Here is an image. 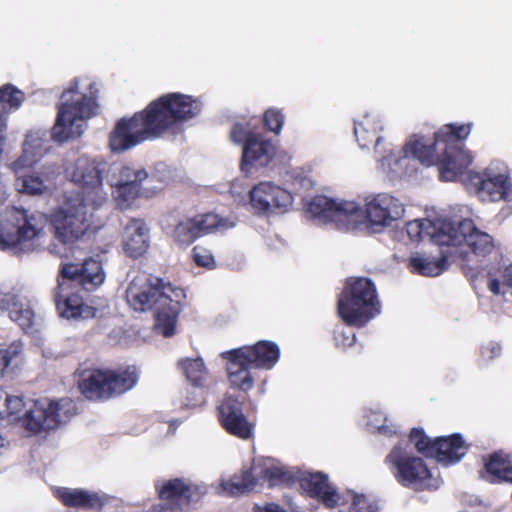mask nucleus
<instances>
[{
    "label": "nucleus",
    "mask_w": 512,
    "mask_h": 512,
    "mask_svg": "<svg viewBox=\"0 0 512 512\" xmlns=\"http://www.w3.org/2000/svg\"><path fill=\"white\" fill-rule=\"evenodd\" d=\"M113 196L122 209L130 206L141 194V184L148 179L145 169L123 163L108 164L102 160L79 157L68 170L70 180L80 190L66 192L59 207L51 214L55 237L64 244H73L93 224V218L107 201L108 193L102 188L103 175Z\"/></svg>",
    "instance_id": "obj_1"
},
{
    "label": "nucleus",
    "mask_w": 512,
    "mask_h": 512,
    "mask_svg": "<svg viewBox=\"0 0 512 512\" xmlns=\"http://www.w3.org/2000/svg\"><path fill=\"white\" fill-rule=\"evenodd\" d=\"M184 293L147 273H138L128 284L126 301L137 312L154 311V329L170 337L174 335Z\"/></svg>",
    "instance_id": "obj_2"
},
{
    "label": "nucleus",
    "mask_w": 512,
    "mask_h": 512,
    "mask_svg": "<svg viewBox=\"0 0 512 512\" xmlns=\"http://www.w3.org/2000/svg\"><path fill=\"white\" fill-rule=\"evenodd\" d=\"M98 91L97 83L87 77L71 82L62 93L51 138L62 143L80 137L98 113Z\"/></svg>",
    "instance_id": "obj_3"
},
{
    "label": "nucleus",
    "mask_w": 512,
    "mask_h": 512,
    "mask_svg": "<svg viewBox=\"0 0 512 512\" xmlns=\"http://www.w3.org/2000/svg\"><path fill=\"white\" fill-rule=\"evenodd\" d=\"M5 418L10 422H21L32 433L46 432L67 422L76 412L74 402L69 398L54 401L48 398L37 400L9 396L6 393Z\"/></svg>",
    "instance_id": "obj_4"
},
{
    "label": "nucleus",
    "mask_w": 512,
    "mask_h": 512,
    "mask_svg": "<svg viewBox=\"0 0 512 512\" xmlns=\"http://www.w3.org/2000/svg\"><path fill=\"white\" fill-rule=\"evenodd\" d=\"M47 219L40 213L23 208L0 209V249L14 253L32 252L42 247L47 239Z\"/></svg>",
    "instance_id": "obj_5"
},
{
    "label": "nucleus",
    "mask_w": 512,
    "mask_h": 512,
    "mask_svg": "<svg viewBox=\"0 0 512 512\" xmlns=\"http://www.w3.org/2000/svg\"><path fill=\"white\" fill-rule=\"evenodd\" d=\"M380 312L374 283L364 277L350 278L338 299V314L352 326L362 327Z\"/></svg>",
    "instance_id": "obj_6"
},
{
    "label": "nucleus",
    "mask_w": 512,
    "mask_h": 512,
    "mask_svg": "<svg viewBox=\"0 0 512 512\" xmlns=\"http://www.w3.org/2000/svg\"><path fill=\"white\" fill-rule=\"evenodd\" d=\"M379 154L380 169L391 179L409 174L415 160L430 166L437 158L432 141L419 135L409 139L401 152L395 153L391 144H385Z\"/></svg>",
    "instance_id": "obj_7"
},
{
    "label": "nucleus",
    "mask_w": 512,
    "mask_h": 512,
    "mask_svg": "<svg viewBox=\"0 0 512 512\" xmlns=\"http://www.w3.org/2000/svg\"><path fill=\"white\" fill-rule=\"evenodd\" d=\"M386 463L395 479L404 487L415 490H435L441 480L428 468L424 460L410 455L401 446H395L386 457Z\"/></svg>",
    "instance_id": "obj_8"
},
{
    "label": "nucleus",
    "mask_w": 512,
    "mask_h": 512,
    "mask_svg": "<svg viewBox=\"0 0 512 512\" xmlns=\"http://www.w3.org/2000/svg\"><path fill=\"white\" fill-rule=\"evenodd\" d=\"M306 214L318 223H333L340 229H356L365 224L363 203L354 200L331 199L324 195L306 203Z\"/></svg>",
    "instance_id": "obj_9"
},
{
    "label": "nucleus",
    "mask_w": 512,
    "mask_h": 512,
    "mask_svg": "<svg viewBox=\"0 0 512 512\" xmlns=\"http://www.w3.org/2000/svg\"><path fill=\"white\" fill-rule=\"evenodd\" d=\"M162 131L149 105L132 117L120 119L109 137V146L113 152L127 151L144 141L162 136Z\"/></svg>",
    "instance_id": "obj_10"
},
{
    "label": "nucleus",
    "mask_w": 512,
    "mask_h": 512,
    "mask_svg": "<svg viewBox=\"0 0 512 512\" xmlns=\"http://www.w3.org/2000/svg\"><path fill=\"white\" fill-rule=\"evenodd\" d=\"M137 379L134 367L118 372L97 369L82 377L79 388L86 398L97 400L130 390L135 386Z\"/></svg>",
    "instance_id": "obj_11"
},
{
    "label": "nucleus",
    "mask_w": 512,
    "mask_h": 512,
    "mask_svg": "<svg viewBox=\"0 0 512 512\" xmlns=\"http://www.w3.org/2000/svg\"><path fill=\"white\" fill-rule=\"evenodd\" d=\"M201 110L198 99L181 93L163 95L149 104V111L153 112L162 134L178 123L196 117Z\"/></svg>",
    "instance_id": "obj_12"
},
{
    "label": "nucleus",
    "mask_w": 512,
    "mask_h": 512,
    "mask_svg": "<svg viewBox=\"0 0 512 512\" xmlns=\"http://www.w3.org/2000/svg\"><path fill=\"white\" fill-rule=\"evenodd\" d=\"M449 237L445 246L450 247L456 257H463L469 248L475 255L485 257L494 249L493 237L476 227L471 219L450 220Z\"/></svg>",
    "instance_id": "obj_13"
},
{
    "label": "nucleus",
    "mask_w": 512,
    "mask_h": 512,
    "mask_svg": "<svg viewBox=\"0 0 512 512\" xmlns=\"http://www.w3.org/2000/svg\"><path fill=\"white\" fill-rule=\"evenodd\" d=\"M365 224L377 229L391 226L404 217V201L388 192L371 193L364 197Z\"/></svg>",
    "instance_id": "obj_14"
},
{
    "label": "nucleus",
    "mask_w": 512,
    "mask_h": 512,
    "mask_svg": "<svg viewBox=\"0 0 512 512\" xmlns=\"http://www.w3.org/2000/svg\"><path fill=\"white\" fill-rule=\"evenodd\" d=\"M471 181L478 197L484 202H498L509 197L511 182L505 167L491 165L483 172L474 174Z\"/></svg>",
    "instance_id": "obj_15"
},
{
    "label": "nucleus",
    "mask_w": 512,
    "mask_h": 512,
    "mask_svg": "<svg viewBox=\"0 0 512 512\" xmlns=\"http://www.w3.org/2000/svg\"><path fill=\"white\" fill-rule=\"evenodd\" d=\"M291 193L270 181H263L250 190V203L255 212L270 214L285 211L292 204Z\"/></svg>",
    "instance_id": "obj_16"
},
{
    "label": "nucleus",
    "mask_w": 512,
    "mask_h": 512,
    "mask_svg": "<svg viewBox=\"0 0 512 512\" xmlns=\"http://www.w3.org/2000/svg\"><path fill=\"white\" fill-rule=\"evenodd\" d=\"M218 418L222 427L231 435L248 440L253 436L254 423L242 412L240 400L227 393L218 405Z\"/></svg>",
    "instance_id": "obj_17"
},
{
    "label": "nucleus",
    "mask_w": 512,
    "mask_h": 512,
    "mask_svg": "<svg viewBox=\"0 0 512 512\" xmlns=\"http://www.w3.org/2000/svg\"><path fill=\"white\" fill-rule=\"evenodd\" d=\"M435 147L436 160L433 164L439 165V174L444 181H454L464 173L472 163L473 156L464 145H448Z\"/></svg>",
    "instance_id": "obj_18"
},
{
    "label": "nucleus",
    "mask_w": 512,
    "mask_h": 512,
    "mask_svg": "<svg viewBox=\"0 0 512 512\" xmlns=\"http://www.w3.org/2000/svg\"><path fill=\"white\" fill-rule=\"evenodd\" d=\"M155 487L161 500L168 501L170 505L178 506L180 509L197 501L205 493L204 487L180 478L159 480Z\"/></svg>",
    "instance_id": "obj_19"
},
{
    "label": "nucleus",
    "mask_w": 512,
    "mask_h": 512,
    "mask_svg": "<svg viewBox=\"0 0 512 512\" xmlns=\"http://www.w3.org/2000/svg\"><path fill=\"white\" fill-rule=\"evenodd\" d=\"M36 163L33 160L23 162L19 169L15 168V161L10 164L15 174V188L19 193L38 195L46 193L55 178L54 171H32Z\"/></svg>",
    "instance_id": "obj_20"
},
{
    "label": "nucleus",
    "mask_w": 512,
    "mask_h": 512,
    "mask_svg": "<svg viewBox=\"0 0 512 512\" xmlns=\"http://www.w3.org/2000/svg\"><path fill=\"white\" fill-rule=\"evenodd\" d=\"M407 234L410 239H428L439 246H445L449 237L447 232L450 228V220L440 216L428 219H416L407 223Z\"/></svg>",
    "instance_id": "obj_21"
},
{
    "label": "nucleus",
    "mask_w": 512,
    "mask_h": 512,
    "mask_svg": "<svg viewBox=\"0 0 512 512\" xmlns=\"http://www.w3.org/2000/svg\"><path fill=\"white\" fill-rule=\"evenodd\" d=\"M0 311L6 312L23 330L31 328L35 322L34 310L22 290L9 293L0 291Z\"/></svg>",
    "instance_id": "obj_22"
},
{
    "label": "nucleus",
    "mask_w": 512,
    "mask_h": 512,
    "mask_svg": "<svg viewBox=\"0 0 512 512\" xmlns=\"http://www.w3.org/2000/svg\"><path fill=\"white\" fill-rule=\"evenodd\" d=\"M150 246V228L142 219H130L123 227L122 247L126 255L138 258Z\"/></svg>",
    "instance_id": "obj_23"
},
{
    "label": "nucleus",
    "mask_w": 512,
    "mask_h": 512,
    "mask_svg": "<svg viewBox=\"0 0 512 512\" xmlns=\"http://www.w3.org/2000/svg\"><path fill=\"white\" fill-rule=\"evenodd\" d=\"M61 272L64 277L76 280L87 291L96 289L105 279L101 262L93 258L82 264H65Z\"/></svg>",
    "instance_id": "obj_24"
},
{
    "label": "nucleus",
    "mask_w": 512,
    "mask_h": 512,
    "mask_svg": "<svg viewBox=\"0 0 512 512\" xmlns=\"http://www.w3.org/2000/svg\"><path fill=\"white\" fill-rule=\"evenodd\" d=\"M299 485L304 492L317 497L328 508L340 504L341 496L336 493L335 488L328 482L327 475L323 473L304 472L299 476Z\"/></svg>",
    "instance_id": "obj_25"
},
{
    "label": "nucleus",
    "mask_w": 512,
    "mask_h": 512,
    "mask_svg": "<svg viewBox=\"0 0 512 512\" xmlns=\"http://www.w3.org/2000/svg\"><path fill=\"white\" fill-rule=\"evenodd\" d=\"M222 357L228 361L227 373L230 385L243 392L251 390L254 386V378L249 370L252 365L245 359V355L233 349L223 352Z\"/></svg>",
    "instance_id": "obj_26"
},
{
    "label": "nucleus",
    "mask_w": 512,
    "mask_h": 512,
    "mask_svg": "<svg viewBox=\"0 0 512 512\" xmlns=\"http://www.w3.org/2000/svg\"><path fill=\"white\" fill-rule=\"evenodd\" d=\"M275 155L274 145L258 135L244 145L242 151L241 169L245 173H250L251 167L266 166Z\"/></svg>",
    "instance_id": "obj_27"
},
{
    "label": "nucleus",
    "mask_w": 512,
    "mask_h": 512,
    "mask_svg": "<svg viewBox=\"0 0 512 512\" xmlns=\"http://www.w3.org/2000/svg\"><path fill=\"white\" fill-rule=\"evenodd\" d=\"M237 350L242 352L248 363L256 368L271 369L280 355L278 346L270 341H259L254 346H244Z\"/></svg>",
    "instance_id": "obj_28"
},
{
    "label": "nucleus",
    "mask_w": 512,
    "mask_h": 512,
    "mask_svg": "<svg viewBox=\"0 0 512 512\" xmlns=\"http://www.w3.org/2000/svg\"><path fill=\"white\" fill-rule=\"evenodd\" d=\"M382 121L375 114H365L359 120L354 122V133L359 147L364 149L375 143L377 153L381 152L382 137L376 136L379 130H382Z\"/></svg>",
    "instance_id": "obj_29"
},
{
    "label": "nucleus",
    "mask_w": 512,
    "mask_h": 512,
    "mask_svg": "<svg viewBox=\"0 0 512 512\" xmlns=\"http://www.w3.org/2000/svg\"><path fill=\"white\" fill-rule=\"evenodd\" d=\"M56 306L59 315L62 318L73 321L86 320L93 318L97 314V310L83 302L77 294L56 296Z\"/></svg>",
    "instance_id": "obj_30"
},
{
    "label": "nucleus",
    "mask_w": 512,
    "mask_h": 512,
    "mask_svg": "<svg viewBox=\"0 0 512 512\" xmlns=\"http://www.w3.org/2000/svg\"><path fill=\"white\" fill-rule=\"evenodd\" d=\"M258 486L257 479L252 473V466L229 478H222L215 484V490L219 495L237 496L253 490Z\"/></svg>",
    "instance_id": "obj_31"
},
{
    "label": "nucleus",
    "mask_w": 512,
    "mask_h": 512,
    "mask_svg": "<svg viewBox=\"0 0 512 512\" xmlns=\"http://www.w3.org/2000/svg\"><path fill=\"white\" fill-rule=\"evenodd\" d=\"M54 495L65 506L73 508H95L103 504L97 493L82 488L58 487Z\"/></svg>",
    "instance_id": "obj_32"
},
{
    "label": "nucleus",
    "mask_w": 512,
    "mask_h": 512,
    "mask_svg": "<svg viewBox=\"0 0 512 512\" xmlns=\"http://www.w3.org/2000/svg\"><path fill=\"white\" fill-rule=\"evenodd\" d=\"M467 447L458 434L438 437L435 439L433 456L445 465L458 462L465 454Z\"/></svg>",
    "instance_id": "obj_33"
},
{
    "label": "nucleus",
    "mask_w": 512,
    "mask_h": 512,
    "mask_svg": "<svg viewBox=\"0 0 512 512\" xmlns=\"http://www.w3.org/2000/svg\"><path fill=\"white\" fill-rule=\"evenodd\" d=\"M48 150V136L47 132L42 129L30 130L26 139L23 143L22 155L15 160V168L19 169L22 167L23 162L33 160V163H37L39 159Z\"/></svg>",
    "instance_id": "obj_34"
},
{
    "label": "nucleus",
    "mask_w": 512,
    "mask_h": 512,
    "mask_svg": "<svg viewBox=\"0 0 512 512\" xmlns=\"http://www.w3.org/2000/svg\"><path fill=\"white\" fill-rule=\"evenodd\" d=\"M454 259L453 251L449 248L442 251L439 259L425 257L419 254L413 255L410 258V267L412 271L417 272L423 276H438L446 270L450 264L449 259Z\"/></svg>",
    "instance_id": "obj_35"
},
{
    "label": "nucleus",
    "mask_w": 512,
    "mask_h": 512,
    "mask_svg": "<svg viewBox=\"0 0 512 512\" xmlns=\"http://www.w3.org/2000/svg\"><path fill=\"white\" fill-rule=\"evenodd\" d=\"M252 473L255 474L258 485L268 482L269 486H274L288 479L284 468L271 458L254 459Z\"/></svg>",
    "instance_id": "obj_36"
},
{
    "label": "nucleus",
    "mask_w": 512,
    "mask_h": 512,
    "mask_svg": "<svg viewBox=\"0 0 512 512\" xmlns=\"http://www.w3.org/2000/svg\"><path fill=\"white\" fill-rule=\"evenodd\" d=\"M485 478L490 482L512 483V462L508 456L495 453L485 464Z\"/></svg>",
    "instance_id": "obj_37"
},
{
    "label": "nucleus",
    "mask_w": 512,
    "mask_h": 512,
    "mask_svg": "<svg viewBox=\"0 0 512 512\" xmlns=\"http://www.w3.org/2000/svg\"><path fill=\"white\" fill-rule=\"evenodd\" d=\"M471 132V124L453 125L447 124L434 134L433 138H428L436 147L448 145H463L461 140L468 137Z\"/></svg>",
    "instance_id": "obj_38"
},
{
    "label": "nucleus",
    "mask_w": 512,
    "mask_h": 512,
    "mask_svg": "<svg viewBox=\"0 0 512 512\" xmlns=\"http://www.w3.org/2000/svg\"><path fill=\"white\" fill-rule=\"evenodd\" d=\"M196 224L198 236L214 232H223L234 226V222L227 218H222L217 214L208 213L193 218Z\"/></svg>",
    "instance_id": "obj_39"
},
{
    "label": "nucleus",
    "mask_w": 512,
    "mask_h": 512,
    "mask_svg": "<svg viewBox=\"0 0 512 512\" xmlns=\"http://www.w3.org/2000/svg\"><path fill=\"white\" fill-rule=\"evenodd\" d=\"M179 367L187 381L194 387H200L207 376V368L201 358H185Z\"/></svg>",
    "instance_id": "obj_40"
},
{
    "label": "nucleus",
    "mask_w": 512,
    "mask_h": 512,
    "mask_svg": "<svg viewBox=\"0 0 512 512\" xmlns=\"http://www.w3.org/2000/svg\"><path fill=\"white\" fill-rule=\"evenodd\" d=\"M172 236L179 245H190L199 237L194 219L188 217L179 219L175 224Z\"/></svg>",
    "instance_id": "obj_41"
},
{
    "label": "nucleus",
    "mask_w": 512,
    "mask_h": 512,
    "mask_svg": "<svg viewBox=\"0 0 512 512\" xmlns=\"http://www.w3.org/2000/svg\"><path fill=\"white\" fill-rule=\"evenodd\" d=\"M23 344L14 340L6 348H0V374L9 367H16L21 362Z\"/></svg>",
    "instance_id": "obj_42"
},
{
    "label": "nucleus",
    "mask_w": 512,
    "mask_h": 512,
    "mask_svg": "<svg viewBox=\"0 0 512 512\" xmlns=\"http://www.w3.org/2000/svg\"><path fill=\"white\" fill-rule=\"evenodd\" d=\"M348 499L351 501L349 512H377L378 510L377 503L366 495L348 492L346 496L341 497L340 503Z\"/></svg>",
    "instance_id": "obj_43"
},
{
    "label": "nucleus",
    "mask_w": 512,
    "mask_h": 512,
    "mask_svg": "<svg viewBox=\"0 0 512 512\" xmlns=\"http://www.w3.org/2000/svg\"><path fill=\"white\" fill-rule=\"evenodd\" d=\"M410 442L414 444L418 452L432 457L435 447V439L427 437L421 429L414 428L410 433Z\"/></svg>",
    "instance_id": "obj_44"
},
{
    "label": "nucleus",
    "mask_w": 512,
    "mask_h": 512,
    "mask_svg": "<svg viewBox=\"0 0 512 512\" xmlns=\"http://www.w3.org/2000/svg\"><path fill=\"white\" fill-rule=\"evenodd\" d=\"M502 278V282L497 278H490L488 289L494 295H502L505 297L509 288H512V264L504 269Z\"/></svg>",
    "instance_id": "obj_45"
},
{
    "label": "nucleus",
    "mask_w": 512,
    "mask_h": 512,
    "mask_svg": "<svg viewBox=\"0 0 512 512\" xmlns=\"http://www.w3.org/2000/svg\"><path fill=\"white\" fill-rule=\"evenodd\" d=\"M387 422L386 416H383L381 413H375L373 417L368 416L367 425L373 432L391 436L397 432V428L394 424H387Z\"/></svg>",
    "instance_id": "obj_46"
},
{
    "label": "nucleus",
    "mask_w": 512,
    "mask_h": 512,
    "mask_svg": "<svg viewBox=\"0 0 512 512\" xmlns=\"http://www.w3.org/2000/svg\"><path fill=\"white\" fill-rule=\"evenodd\" d=\"M258 134H255L249 124L236 123L234 124L230 138L236 144L246 145L251 139H255Z\"/></svg>",
    "instance_id": "obj_47"
},
{
    "label": "nucleus",
    "mask_w": 512,
    "mask_h": 512,
    "mask_svg": "<svg viewBox=\"0 0 512 512\" xmlns=\"http://www.w3.org/2000/svg\"><path fill=\"white\" fill-rule=\"evenodd\" d=\"M192 256L198 266L209 269L215 267V259L212 252L203 246H195L192 250Z\"/></svg>",
    "instance_id": "obj_48"
},
{
    "label": "nucleus",
    "mask_w": 512,
    "mask_h": 512,
    "mask_svg": "<svg viewBox=\"0 0 512 512\" xmlns=\"http://www.w3.org/2000/svg\"><path fill=\"white\" fill-rule=\"evenodd\" d=\"M264 123L267 129L279 134L284 123V116L276 109H268L264 114Z\"/></svg>",
    "instance_id": "obj_49"
},
{
    "label": "nucleus",
    "mask_w": 512,
    "mask_h": 512,
    "mask_svg": "<svg viewBox=\"0 0 512 512\" xmlns=\"http://www.w3.org/2000/svg\"><path fill=\"white\" fill-rule=\"evenodd\" d=\"M292 185L295 190H308L313 187L314 183L310 177L304 175L301 171L294 170L291 174Z\"/></svg>",
    "instance_id": "obj_50"
},
{
    "label": "nucleus",
    "mask_w": 512,
    "mask_h": 512,
    "mask_svg": "<svg viewBox=\"0 0 512 512\" xmlns=\"http://www.w3.org/2000/svg\"><path fill=\"white\" fill-rule=\"evenodd\" d=\"M355 338L356 336L353 331H336L334 335L336 346L343 349L352 346L355 342Z\"/></svg>",
    "instance_id": "obj_51"
},
{
    "label": "nucleus",
    "mask_w": 512,
    "mask_h": 512,
    "mask_svg": "<svg viewBox=\"0 0 512 512\" xmlns=\"http://www.w3.org/2000/svg\"><path fill=\"white\" fill-rule=\"evenodd\" d=\"M151 178L156 179L161 185H164L172 179V171L166 164L160 163L156 165Z\"/></svg>",
    "instance_id": "obj_52"
},
{
    "label": "nucleus",
    "mask_w": 512,
    "mask_h": 512,
    "mask_svg": "<svg viewBox=\"0 0 512 512\" xmlns=\"http://www.w3.org/2000/svg\"><path fill=\"white\" fill-rule=\"evenodd\" d=\"M501 354V346L499 343L490 341L482 346V356L485 359L491 360Z\"/></svg>",
    "instance_id": "obj_53"
},
{
    "label": "nucleus",
    "mask_w": 512,
    "mask_h": 512,
    "mask_svg": "<svg viewBox=\"0 0 512 512\" xmlns=\"http://www.w3.org/2000/svg\"><path fill=\"white\" fill-rule=\"evenodd\" d=\"M252 512H285V511L277 504L268 503L263 506H260V505L254 506Z\"/></svg>",
    "instance_id": "obj_54"
},
{
    "label": "nucleus",
    "mask_w": 512,
    "mask_h": 512,
    "mask_svg": "<svg viewBox=\"0 0 512 512\" xmlns=\"http://www.w3.org/2000/svg\"><path fill=\"white\" fill-rule=\"evenodd\" d=\"M201 399H198L195 395H193L191 398H187L185 401L182 402V405L184 407H196L200 405Z\"/></svg>",
    "instance_id": "obj_55"
},
{
    "label": "nucleus",
    "mask_w": 512,
    "mask_h": 512,
    "mask_svg": "<svg viewBox=\"0 0 512 512\" xmlns=\"http://www.w3.org/2000/svg\"><path fill=\"white\" fill-rule=\"evenodd\" d=\"M6 392L0 390V420L5 419V411L3 410L5 405Z\"/></svg>",
    "instance_id": "obj_56"
},
{
    "label": "nucleus",
    "mask_w": 512,
    "mask_h": 512,
    "mask_svg": "<svg viewBox=\"0 0 512 512\" xmlns=\"http://www.w3.org/2000/svg\"><path fill=\"white\" fill-rule=\"evenodd\" d=\"M152 512H169V509L164 506L154 507Z\"/></svg>",
    "instance_id": "obj_57"
},
{
    "label": "nucleus",
    "mask_w": 512,
    "mask_h": 512,
    "mask_svg": "<svg viewBox=\"0 0 512 512\" xmlns=\"http://www.w3.org/2000/svg\"><path fill=\"white\" fill-rule=\"evenodd\" d=\"M4 445V438L0 435V447Z\"/></svg>",
    "instance_id": "obj_58"
},
{
    "label": "nucleus",
    "mask_w": 512,
    "mask_h": 512,
    "mask_svg": "<svg viewBox=\"0 0 512 512\" xmlns=\"http://www.w3.org/2000/svg\"><path fill=\"white\" fill-rule=\"evenodd\" d=\"M153 188H155V189H160V188H161V186H154Z\"/></svg>",
    "instance_id": "obj_59"
}]
</instances>
